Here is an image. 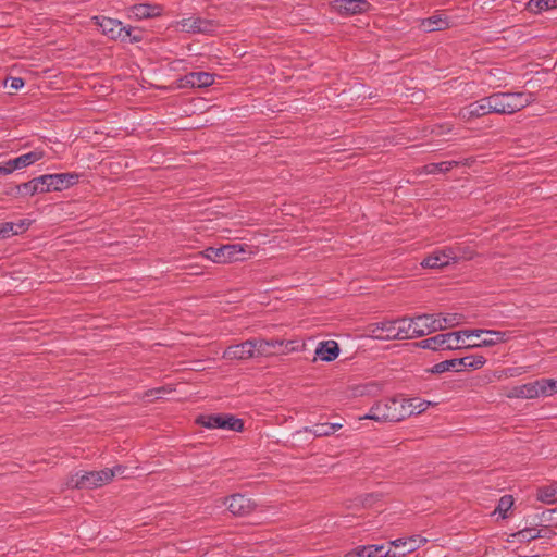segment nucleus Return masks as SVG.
Instances as JSON below:
<instances>
[{
    "label": "nucleus",
    "instance_id": "nucleus-18",
    "mask_svg": "<svg viewBox=\"0 0 557 557\" xmlns=\"http://www.w3.org/2000/svg\"><path fill=\"white\" fill-rule=\"evenodd\" d=\"M414 324L420 329L417 334L422 335V337L441 329L440 319L435 314H417Z\"/></svg>",
    "mask_w": 557,
    "mask_h": 557
},
{
    "label": "nucleus",
    "instance_id": "nucleus-2",
    "mask_svg": "<svg viewBox=\"0 0 557 557\" xmlns=\"http://www.w3.org/2000/svg\"><path fill=\"white\" fill-rule=\"evenodd\" d=\"M407 413L406 405L403 400L391 398L375 403L362 418L377 422H398L404 420Z\"/></svg>",
    "mask_w": 557,
    "mask_h": 557
},
{
    "label": "nucleus",
    "instance_id": "nucleus-5",
    "mask_svg": "<svg viewBox=\"0 0 557 557\" xmlns=\"http://www.w3.org/2000/svg\"><path fill=\"white\" fill-rule=\"evenodd\" d=\"M196 423L206 429H223L240 432L244 429L242 419L233 414H201L196 419Z\"/></svg>",
    "mask_w": 557,
    "mask_h": 557
},
{
    "label": "nucleus",
    "instance_id": "nucleus-4",
    "mask_svg": "<svg viewBox=\"0 0 557 557\" xmlns=\"http://www.w3.org/2000/svg\"><path fill=\"white\" fill-rule=\"evenodd\" d=\"M486 362V359L480 355L466 356L458 359H449L434 364L431 373L441 374L447 371H461L465 369L478 370L481 369Z\"/></svg>",
    "mask_w": 557,
    "mask_h": 557
},
{
    "label": "nucleus",
    "instance_id": "nucleus-34",
    "mask_svg": "<svg viewBox=\"0 0 557 557\" xmlns=\"http://www.w3.org/2000/svg\"><path fill=\"white\" fill-rule=\"evenodd\" d=\"M458 164V161H443L438 163H429L424 165L423 171L425 174L447 173Z\"/></svg>",
    "mask_w": 557,
    "mask_h": 557
},
{
    "label": "nucleus",
    "instance_id": "nucleus-37",
    "mask_svg": "<svg viewBox=\"0 0 557 557\" xmlns=\"http://www.w3.org/2000/svg\"><path fill=\"white\" fill-rule=\"evenodd\" d=\"M513 503V497L511 495H504L500 497L494 513H498L502 518H507V513L512 508Z\"/></svg>",
    "mask_w": 557,
    "mask_h": 557
},
{
    "label": "nucleus",
    "instance_id": "nucleus-9",
    "mask_svg": "<svg viewBox=\"0 0 557 557\" xmlns=\"http://www.w3.org/2000/svg\"><path fill=\"white\" fill-rule=\"evenodd\" d=\"M44 193L51 190L60 191L75 185L78 182V174L75 173H60V174H46L38 176Z\"/></svg>",
    "mask_w": 557,
    "mask_h": 557
},
{
    "label": "nucleus",
    "instance_id": "nucleus-14",
    "mask_svg": "<svg viewBox=\"0 0 557 557\" xmlns=\"http://www.w3.org/2000/svg\"><path fill=\"white\" fill-rule=\"evenodd\" d=\"M255 345L252 339H247L240 344L228 346L223 352V358L227 360H247L256 358Z\"/></svg>",
    "mask_w": 557,
    "mask_h": 557
},
{
    "label": "nucleus",
    "instance_id": "nucleus-50",
    "mask_svg": "<svg viewBox=\"0 0 557 557\" xmlns=\"http://www.w3.org/2000/svg\"><path fill=\"white\" fill-rule=\"evenodd\" d=\"M521 557H539L537 555H534V556H521Z\"/></svg>",
    "mask_w": 557,
    "mask_h": 557
},
{
    "label": "nucleus",
    "instance_id": "nucleus-20",
    "mask_svg": "<svg viewBox=\"0 0 557 557\" xmlns=\"http://www.w3.org/2000/svg\"><path fill=\"white\" fill-rule=\"evenodd\" d=\"M44 156L45 153L42 150H34L17 158L8 160L7 165H10L14 172L16 170H21L34 164L35 162L41 160Z\"/></svg>",
    "mask_w": 557,
    "mask_h": 557
},
{
    "label": "nucleus",
    "instance_id": "nucleus-30",
    "mask_svg": "<svg viewBox=\"0 0 557 557\" xmlns=\"http://www.w3.org/2000/svg\"><path fill=\"white\" fill-rule=\"evenodd\" d=\"M536 498L545 504H555L557 502V482L540 487Z\"/></svg>",
    "mask_w": 557,
    "mask_h": 557
},
{
    "label": "nucleus",
    "instance_id": "nucleus-15",
    "mask_svg": "<svg viewBox=\"0 0 557 557\" xmlns=\"http://www.w3.org/2000/svg\"><path fill=\"white\" fill-rule=\"evenodd\" d=\"M225 504L233 516L245 517L252 512L256 504L242 494H234L226 498Z\"/></svg>",
    "mask_w": 557,
    "mask_h": 557
},
{
    "label": "nucleus",
    "instance_id": "nucleus-16",
    "mask_svg": "<svg viewBox=\"0 0 557 557\" xmlns=\"http://www.w3.org/2000/svg\"><path fill=\"white\" fill-rule=\"evenodd\" d=\"M252 344L255 345L256 358L261 356H272L278 352V348L285 346L288 351L294 350L293 347H289L293 342H288L284 344L283 341L280 339H263V338H253Z\"/></svg>",
    "mask_w": 557,
    "mask_h": 557
},
{
    "label": "nucleus",
    "instance_id": "nucleus-10",
    "mask_svg": "<svg viewBox=\"0 0 557 557\" xmlns=\"http://www.w3.org/2000/svg\"><path fill=\"white\" fill-rule=\"evenodd\" d=\"M101 32L110 39L126 41L132 36V27L124 26L121 21L107 16L95 17Z\"/></svg>",
    "mask_w": 557,
    "mask_h": 557
},
{
    "label": "nucleus",
    "instance_id": "nucleus-42",
    "mask_svg": "<svg viewBox=\"0 0 557 557\" xmlns=\"http://www.w3.org/2000/svg\"><path fill=\"white\" fill-rule=\"evenodd\" d=\"M409 322H410V330H409V334H410V339L412 338H419V337H422V335H418V331H420V329L417 326V324H414L416 322V315L413 317H409Z\"/></svg>",
    "mask_w": 557,
    "mask_h": 557
},
{
    "label": "nucleus",
    "instance_id": "nucleus-17",
    "mask_svg": "<svg viewBox=\"0 0 557 557\" xmlns=\"http://www.w3.org/2000/svg\"><path fill=\"white\" fill-rule=\"evenodd\" d=\"M368 331L371 337L381 341H395V323L394 320H384L369 324Z\"/></svg>",
    "mask_w": 557,
    "mask_h": 557
},
{
    "label": "nucleus",
    "instance_id": "nucleus-38",
    "mask_svg": "<svg viewBox=\"0 0 557 557\" xmlns=\"http://www.w3.org/2000/svg\"><path fill=\"white\" fill-rule=\"evenodd\" d=\"M543 531H546V532H549V528L548 527H544L542 529H529V528H525L521 531L518 532V536L521 537L522 540L524 541H532V540H535V539H540V537H544V535L542 534Z\"/></svg>",
    "mask_w": 557,
    "mask_h": 557
},
{
    "label": "nucleus",
    "instance_id": "nucleus-44",
    "mask_svg": "<svg viewBox=\"0 0 557 557\" xmlns=\"http://www.w3.org/2000/svg\"><path fill=\"white\" fill-rule=\"evenodd\" d=\"M9 82L10 88L14 90L21 89L24 86V81L21 77H11Z\"/></svg>",
    "mask_w": 557,
    "mask_h": 557
},
{
    "label": "nucleus",
    "instance_id": "nucleus-3",
    "mask_svg": "<svg viewBox=\"0 0 557 557\" xmlns=\"http://www.w3.org/2000/svg\"><path fill=\"white\" fill-rule=\"evenodd\" d=\"M124 472V468L116 466L113 469H102L99 471L84 472L76 474V480H71V485L75 488H96L109 483L116 474Z\"/></svg>",
    "mask_w": 557,
    "mask_h": 557
},
{
    "label": "nucleus",
    "instance_id": "nucleus-40",
    "mask_svg": "<svg viewBox=\"0 0 557 557\" xmlns=\"http://www.w3.org/2000/svg\"><path fill=\"white\" fill-rule=\"evenodd\" d=\"M527 373L525 368H507L499 372L497 375V379L500 380L502 377H516L520 376L522 374Z\"/></svg>",
    "mask_w": 557,
    "mask_h": 557
},
{
    "label": "nucleus",
    "instance_id": "nucleus-49",
    "mask_svg": "<svg viewBox=\"0 0 557 557\" xmlns=\"http://www.w3.org/2000/svg\"><path fill=\"white\" fill-rule=\"evenodd\" d=\"M542 534L544 535V537H547L548 534H550V531L549 532L543 531Z\"/></svg>",
    "mask_w": 557,
    "mask_h": 557
},
{
    "label": "nucleus",
    "instance_id": "nucleus-36",
    "mask_svg": "<svg viewBox=\"0 0 557 557\" xmlns=\"http://www.w3.org/2000/svg\"><path fill=\"white\" fill-rule=\"evenodd\" d=\"M403 401L406 405V412H408L407 417L412 416V414H419V413L423 412L430 405V403L420 401L418 399H409V400H403Z\"/></svg>",
    "mask_w": 557,
    "mask_h": 557
},
{
    "label": "nucleus",
    "instance_id": "nucleus-35",
    "mask_svg": "<svg viewBox=\"0 0 557 557\" xmlns=\"http://www.w3.org/2000/svg\"><path fill=\"white\" fill-rule=\"evenodd\" d=\"M17 191L22 195H35L36 193H44V187L40 185L39 177H35L26 183L16 186Z\"/></svg>",
    "mask_w": 557,
    "mask_h": 557
},
{
    "label": "nucleus",
    "instance_id": "nucleus-29",
    "mask_svg": "<svg viewBox=\"0 0 557 557\" xmlns=\"http://www.w3.org/2000/svg\"><path fill=\"white\" fill-rule=\"evenodd\" d=\"M395 323V332L394 337L395 341L410 339V322L409 317H401L394 320Z\"/></svg>",
    "mask_w": 557,
    "mask_h": 557
},
{
    "label": "nucleus",
    "instance_id": "nucleus-43",
    "mask_svg": "<svg viewBox=\"0 0 557 557\" xmlns=\"http://www.w3.org/2000/svg\"><path fill=\"white\" fill-rule=\"evenodd\" d=\"M542 519L546 522H554L557 519V508L546 510L542 513ZM557 525V522H556Z\"/></svg>",
    "mask_w": 557,
    "mask_h": 557
},
{
    "label": "nucleus",
    "instance_id": "nucleus-25",
    "mask_svg": "<svg viewBox=\"0 0 557 557\" xmlns=\"http://www.w3.org/2000/svg\"><path fill=\"white\" fill-rule=\"evenodd\" d=\"M554 379H541L532 382L534 398L549 397L556 394Z\"/></svg>",
    "mask_w": 557,
    "mask_h": 557
},
{
    "label": "nucleus",
    "instance_id": "nucleus-21",
    "mask_svg": "<svg viewBox=\"0 0 557 557\" xmlns=\"http://www.w3.org/2000/svg\"><path fill=\"white\" fill-rule=\"evenodd\" d=\"M183 86L208 87L214 83V76L208 72H190L183 78Z\"/></svg>",
    "mask_w": 557,
    "mask_h": 557
},
{
    "label": "nucleus",
    "instance_id": "nucleus-51",
    "mask_svg": "<svg viewBox=\"0 0 557 557\" xmlns=\"http://www.w3.org/2000/svg\"><path fill=\"white\" fill-rule=\"evenodd\" d=\"M555 383H556V387H555V389H556V393H557V380H555Z\"/></svg>",
    "mask_w": 557,
    "mask_h": 557
},
{
    "label": "nucleus",
    "instance_id": "nucleus-6",
    "mask_svg": "<svg viewBox=\"0 0 557 557\" xmlns=\"http://www.w3.org/2000/svg\"><path fill=\"white\" fill-rule=\"evenodd\" d=\"M246 245L243 244H227L221 247H209L202 251V255L208 260L215 263H230L238 261V255L246 251Z\"/></svg>",
    "mask_w": 557,
    "mask_h": 557
},
{
    "label": "nucleus",
    "instance_id": "nucleus-39",
    "mask_svg": "<svg viewBox=\"0 0 557 557\" xmlns=\"http://www.w3.org/2000/svg\"><path fill=\"white\" fill-rule=\"evenodd\" d=\"M304 431L313 434L315 437L329 436L332 434L329 423H318L311 428L306 426L304 428Z\"/></svg>",
    "mask_w": 557,
    "mask_h": 557
},
{
    "label": "nucleus",
    "instance_id": "nucleus-23",
    "mask_svg": "<svg viewBox=\"0 0 557 557\" xmlns=\"http://www.w3.org/2000/svg\"><path fill=\"white\" fill-rule=\"evenodd\" d=\"M486 337L483 338L479 344H469L466 348H479V347H491L499 343H505L510 338V332H500L494 330L486 331Z\"/></svg>",
    "mask_w": 557,
    "mask_h": 557
},
{
    "label": "nucleus",
    "instance_id": "nucleus-33",
    "mask_svg": "<svg viewBox=\"0 0 557 557\" xmlns=\"http://www.w3.org/2000/svg\"><path fill=\"white\" fill-rule=\"evenodd\" d=\"M553 8H557V0H529L527 3V10L534 14Z\"/></svg>",
    "mask_w": 557,
    "mask_h": 557
},
{
    "label": "nucleus",
    "instance_id": "nucleus-13",
    "mask_svg": "<svg viewBox=\"0 0 557 557\" xmlns=\"http://www.w3.org/2000/svg\"><path fill=\"white\" fill-rule=\"evenodd\" d=\"M491 97H484L475 102H472L459 110V117L469 121L474 117L484 116L494 113L492 109Z\"/></svg>",
    "mask_w": 557,
    "mask_h": 557
},
{
    "label": "nucleus",
    "instance_id": "nucleus-1",
    "mask_svg": "<svg viewBox=\"0 0 557 557\" xmlns=\"http://www.w3.org/2000/svg\"><path fill=\"white\" fill-rule=\"evenodd\" d=\"M492 109L497 114H512L535 101L532 92H495L491 96Z\"/></svg>",
    "mask_w": 557,
    "mask_h": 557
},
{
    "label": "nucleus",
    "instance_id": "nucleus-31",
    "mask_svg": "<svg viewBox=\"0 0 557 557\" xmlns=\"http://www.w3.org/2000/svg\"><path fill=\"white\" fill-rule=\"evenodd\" d=\"M27 225L28 224L25 221H20L18 223H0V238H8L11 235H16L26 230Z\"/></svg>",
    "mask_w": 557,
    "mask_h": 557
},
{
    "label": "nucleus",
    "instance_id": "nucleus-22",
    "mask_svg": "<svg viewBox=\"0 0 557 557\" xmlns=\"http://www.w3.org/2000/svg\"><path fill=\"white\" fill-rule=\"evenodd\" d=\"M339 355V347L335 341H324L319 343L315 349V357L322 361H333Z\"/></svg>",
    "mask_w": 557,
    "mask_h": 557
},
{
    "label": "nucleus",
    "instance_id": "nucleus-12",
    "mask_svg": "<svg viewBox=\"0 0 557 557\" xmlns=\"http://www.w3.org/2000/svg\"><path fill=\"white\" fill-rule=\"evenodd\" d=\"M176 24L183 32L191 34H211L218 27V24L213 20L202 18L199 16L183 18Z\"/></svg>",
    "mask_w": 557,
    "mask_h": 557
},
{
    "label": "nucleus",
    "instance_id": "nucleus-45",
    "mask_svg": "<svg viewBox=\"0 0 557 557\" xmlns=\"http://www.w3.org/2000/svg\"><path fill=\"white\" fill-rule=\"evenodd\" d=\"M143 39V35L140 30H136L132 27V36L127 37V40L131 42H139Z\"/></svg>",
    "mask_w": 557,
    "mask_h": 557
},
{
    "label": "nucleus",
    "instance_id": "nucleus-41",
    "mask_svg": "<svg viewBox=\"0 0 557 557\" xmlns=\"http://www.w3.org/2000/svg\"><path fill=\"white\" fill-rule=\"evenodd\" d=\"M487 330L484 329H474V330H461L457 331V333H460V341L462 337H470V336H476L480 337L482 334H486Z\"/></svg>",
    "mask_w": 557,
    "mask_h": 557
},
{
    "label": "nucleus",
    "instance_id": "nucleus-27",
    "mask_svg": "<svg viewBox=\"0 0 557 557\" xmlns=\"http://www.w3.org/2000/svg\"><path fill=\"white\" fill-rule=\"evenodd\" d=\"M504 395L510 399H534L532 382L506 388Z\"/></svg>",
    "mask_w": 557,
    "mask_h": 557
},
{
    "label": "nucleus",
    "instance_id": "nucleus-26",
    "mask_svg": "<svg viewBox=\"0 0 557 557\" xmlns=\"http://www.w3.org/2000/svg\"><path fill=\"white\" fill-rule=\"evenodd\" d=\"M385 552L384 545H362L348 552L345 557H382Z\"/></svg>",
    "mask_w": 557,
    "mask_h": 557
},
{
    "label": "nucleus",
    "instance_id": "nucleus-11",
    "mask_svg": "<svg viewBox=\"0 0 557 557\" xmlns=\"http://www.w3.org/2000/svg\"><path fill=\"white\" fill-rule=\"evenodd\" d=\"M428 542L425 537H422L421 535H413L406 539H397L391 542V545L397 548H404L401 552L397 550H386L382 557H401L409 553L414 552L422 545H424Z\"/></svg>",
    "mask_w": 557,
    "mask_h": 557
},
{
    "label": "nucleus",
    "instance_id": "nucleus-19",
    "mask_svg": "<svg viewBox=\"0 0 557 557\" xmlns=\"http://www.w3.org/2000/svg\"><path fill=\"white\" fill-rule=\"evenodd\" d=\"M131 13L138 20L161 16L163 7L156 3H138L129 8Z\"/></svg>",
    "mask_w": 557,
    "mask_h": 557
},
{
    "label": "nucleus",
    "instance_id": "nucleus-24",
    "mask_svg": "<svg viewBox=\"0 0 557 557\" xmlns=\"http://www.w3.org/2000/svg\"><path fill=\"white\" fill-rule=\"evenodd\" d=\"M335 5L341 12L358 14L367 11L369 2L367 0H335Z\"/></svg>",
    "mask_w": 557,
    "mask_h": 557
},
{
    "label": "nucleus",
    "instance_id": "nucleus-32",
    "mask_svg": "<svg viewBox=\"0 0 557 557\" xmlns=\"http://www.w3.org/2000/svg\"><path fill=\"white\" fill-rule=\"evenodd\" d=\"M436 317L440 319V331L458 326L465 322V317L461 313H446Z\"/></svg>",
    "mask_w": 557,
    "mask_h": 557
},
{
    "label": "nucleus",
    "instance_id": "nucleus-7",
    "mask_svg": "<svg viewBox=\"0 0 557 557\" xmlns=\"http://www.w3.org/2000/svg\"><path fill=\"white\" fill-rule=\"evenodd\" d=\"M461 258V248L447 247L429 255L421 261V265L423 268L441 269L450 263L458 262Z\"/></svg>",
    "mask_w": 557,
    "mask_h": 557
},
{
    "label": "nucleus",
    "instance_id": "nucleus-48",
    "mask_svg": "<svg viewBox=\"0 0 557 557\" xmlns=\"http://www.w3.org/2000/svg\"><path fill=\"white\" fill-rule=\"evenodd\" d=\"M329 425L332 434L343 428L342 423H329Z\"/></svg>",
    "mask_w": 557,
    "mask_h": 557
},
{
    "label": "nucleus",
    "instance_id": "nucleus-28",
    "mask_svg": "<svg viewBox=\"0 0 557 557\" xmlns=\"http://www.w3.org/2000/svg\"><path fill=\"white\" fill-rule=\"evenodd\" d=\"M448 22L441 15H434L421 21V28L425 32H436L447 28Z\"/></svg>",
    "mask_w": 557,
    "mask_h": 557
},
{
    "label": "nucleus",
    "instance_id": "nucleus-47",
    "mask_svg": "<svg viewBox=\"0 0 557 557\" xmlns=\"http://www.w3.org/2000/svg\"><path fill=\"white\" fill-rule=\"evenodd\" d=\"M164 392V387H161V388H154V389H150L149 392L146 393V396H154L156 398H159L160 395Z\"/></svg>",
    "mask_w": 557,
    "mask_h": 557
},
{
    "label": "nucleus",
    "instance_id": "nucleus-46",
    "mask_svg": "<svg viewBox=\"0 0 557 557\" xmlns=\"http://www.w3.org/2000/svg\"><path fill=\"white\" fill-rule=\"evenodd\" d=\"M13 173L12 168L10 165H7V161L3 163H0V175L5 176Z\"/></svg>",
    "mask_w": 557,
    "mask_h": 557
},
{
    "label": "nucleus",
    "instance_id": "nucleus-8",
    "mask_svg": "<svg viewBox=\"0 0 557 557\" xmlns=\"http://www.w3.org/2000/svg\"><path fill=\"white\" fill-rule=\"evenodd\" d=\"M420 348L438 350V349H459L460 333L450 332L445 334H437L433 337L422 339L417 344Z\"/></svg>",
    "mask_w": 557,
    "mask_h": 557
}]
</instances>
